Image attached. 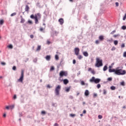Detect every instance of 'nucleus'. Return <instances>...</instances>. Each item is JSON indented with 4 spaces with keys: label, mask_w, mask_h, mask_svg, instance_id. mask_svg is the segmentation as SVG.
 I'll list each match as a JSON object with an SVG mask.
<instances>
[{
    "label": "nucleus",
    "mask_w": 126,
    "mask_h": 126,
    "mask_svg": "<svg viewBox=\"0 0 126 126\" xmlns=\"http://www.w3.org/2000/svg\"><path fill=\"white\" fill-rule=\"evenodd\" d=\"M108 69V66L107 65H105L103 67V71H106Z\"/></svg>",
    "instance_id": "4be33fe9"
},
{
    "label": "nucleus",
    "mask_w": 126,
    "mask_h": 126,
    "mask_svg": "<svg viewBox=\"0 0 126 126\" xmlns=\"http://www.w3.org/2000/svg\"><path fill=\"white\" fill-rule=\"evenodd\" d=\"M98 119H103V116H102V115H99L98 116Z\"/></svg>",
    "instance_id": "473e14b6"
},
{
    "label": "nucleus",
    "mask_w": 126,
    "mask_h": 126,
    "mask_svg": "<svg viewBox=\"0 0 126 126\" xmlns=\"http://www.w3.org/2000/svg\"><path fill=\"white\" fill-rule=\"evenodd\" d=\"M45 59L46 61H48V62L50 61L51 60V55H47L45 57Z\"/></svg>",
    "instance_id": "9b49d317"
},
{
    "label": "nucleus",
    "mask_w": 126,
    "mask_h": 126,
    "mask_svg": "<svg viewBox=\"0 0 126 126\" xmlns=\"http://www.w3.org/2000/svg\"><path fill=\"white\" fill-rule=\"evenodd\" d=\"M91 72L93 74H95V71L94 70H92Z\"/></svg>",
    "instance_id": "6e6d98bb"
},
{
    "label": "nucleus",
    "mask_w": 126,
    "mask_h": 126,
    "mask_svg": "<svg viewBox=\"0 0 126 126\" xmlns=\"http://www.w3.org/2000/svg\"><path fill=\"white\" fill-rule=\"evenodd\" d=\"M83 113V114H85L86 113V110H84Z\"/></svg>",
    "instance_id": "338daca9"
},
{
    "label": "nucleus",
    "mask_w": 126,
    "mask_h": 126,
    "mask_svg": "<svg viewBox=\"0 0 126 126\" xmlns=\"http://www.w3.org/2000/svg\"><path fill=\"white\" fill-rule=\"evenodd\" d=\"M71 88V87H69L65 89L66 92H69Z\"/></svg>",
    "instance_id": "412c9836"
},
{
    "label": "nucleus",
    "mask_w": 126,
    "mask_h": 126,
    "mask_svg": "<svg viewBox=\"0 0 126 126\" xmlns=\"http://www.w3.org/2000/svg\"><path fill=\"white\" fill-rule=\"evenodd\" d=\"M107 80L108 81H112V80H113V78H112V77L108 78Z\"/></svg>",
    "instance_id": "c756f323"
},
{
    "label": "nucleus",
    "mask_w": 126,
    "mask_h": 126,
    "mask_svg": "<svg viewBox=\"0 0 126 126\" xmlns=\"http://www.w3.org/2000/svg\"><path fill=\"white\" fill-rule=\"evenodd\" d=\"M60 77L59 78V80L62 82L63 80L61 79L62 77H63V76H67V72L64 71H61L59 73Z\"/></svg>",
    "instance_id": "7ed1b4c3"
},
{
    "label": "nucleus",
    "mask_w": 126,
    "mask_h": 126,
    "mask_svg": "<svg viewBox=\"0 0 126 126\" xmlns=\"http://www.w3.org/2000/svg\"><path fill=\"white\" fill-rule=\"evenodd\" d=\"M24 79V70H21V74L19 79H18V82L23 83V80Z\"/></svg>",
    "instance_id": "20e7f679"
},
{
    "label": "nucleus",
    "mask_w": 126,
    "mask_h": 126,
    "mask_svg": "<svg viewBox=\"0 0 126 126\" xmlns=\"http://www.w3.org/2000/svg\"><path fill=\"white\" fill-rule=\"evenodd\" d=\"M70 117H71L72 118H74L75 117V114H70Z\"/></svg>",
    "instance_id": "e433bc0d"
},
{
    "label": "nucleus",
    "mask_w": 126,
    "mask_h": 126,
    "mask_svg": "<svg viewBox=\"0 0 126 126\" xmlns=\"http://www.w3.org/2000/svg\"><path fill=\"white\" fill-rule=\"evenodd\" d=\"M126 14H125L124 17H123V20H126Z\"/></svg>",
    "instance_id": "864d4df0"
},
{
    "label": "nucleus",
    "mask_w": 126,
    "mask_h": 126,
    "mask_svg": "<svg viewBox=\"0 0 126 126\" xmlns=\"http://www.w3.org/2000/svg\"><path fill=\"white\" fill-rule=\"evenodd\" d=\"M80 51V50L79 49V48L76 47L74 49V52H75V54L76 56H78V55H79V51Z\"/></svg>",
    "instance_id": "423d86ee"
},
{
    "label": "nucleus",
    "mask_w": 126,
    "mask_h": 126,
    "mask_svg": "<svg viewBox=\"0 0 126 126\" xmlns=\"http://www.w3.org/2000/svg\"><path fill=\"white\" fill-rule=\"evenodd\" d=\"M115 33H116V30L113 31L110 34H111V35H113L114 34H115Z\"/></svg>",
    "instance_id": "f704fd0d"
},
{
    "label": "nucleus",
    "mask_w": 126,
    "mask_h": 126,
    "mask_svg": "<svg viewBox=\"0 0 126 126\" xmlns=\"http://www.w3.org/2000/svg\"><path fill=\"white\" fill-rule=\"evenodd\" d=\"M85 96H88L89 95V91L88 90H86L85 92Z\"/></svg>",
    "instance_id": "a211bd4d"
},
{
    "label": "nucleus",
    "mask_w": 126,
    "mask_h": 126,
    "mask_svg": "<svg viewBox=\"0 0 126 126\" xmlns=\"http://www.w3.org/2000/svg\"><path fill=\"white\" fill-rule=\"evenodd\" d=\"M94 97H97V94H94Z\"/></svg>",
    "instance_id": "0e129e2a"
},
{
    "label": "nucleus",
    "mask_w": 126,
    "mask_h": 126,
    "mask_svg": "<svg viewBox=\"0 0 126 126\" xmlns=\"http://www.w3.org/2000/svg\"><path fill=\"white\" fill-rule=\"evenodd\" d=\"M81 85H85V83L84 82V81H82L81 82Z\"/></svg>",
    "instance_id": "4c0bfd02"
},
{
    "label": "nucleus",
    "mask_w": 126,
    "mask_h": 126,
    "mask_svg": "<svg viewBox=\"0 0 126 126\" xmlns=\"http://www.w3.org/2000/svg\"><path fill=\"white\" fill-rule=\"evenodd\" d=\"M103 94L104 95H106V94H107V91H106L105 90H103Z\"/></svg>",
    "instance_id": "ea45409f"
},
{
    "label": "nucleus",
    "mask_w": 126,
    "mask_h": 126,
    "mask_svg": "<svg viewBox=\"0 0 126 126\" xmlns=\"http://www.w3.org/2000/svg\"><path fill=\"white\" fill-rule=\"evenodd\" d=\"M12 69H13V70H16V66H14L12 67Z\"/></svg>",
    "instance_id": "79ce46f5"
},
{
    "label": "nucleus",
    "mask_w": 126,
    "mask_h": 126,
    "mask_svg": "<svg viewBox=\"0 0 126 126\" xmlns=\"http://www.w3.org/2000/svg\"><path fill=\"white\" fill-rule=\"evenodd\" d=\"M9 108L10 110H12V109L14 108V105H10Z\"/></svg>",
    "instance_id": "5701e85b"
},
{
    "label": "nucleus",
    "mask_w": 126,
    "mask_h": 126,
    "mask_svg": "<svg viewBox=\"0 0 126 126\" xmlns=\"http://www.w3.org/2000/svg\"><path fill=\"white\" fill-rule=\"evenodd\" d=\"M42 115H46V112L45 111H41Z\"/></svg>",
    "instance_id": "58836bf2"
},
{
    "label": "nucleus",
    "mask_w": 126,
    "mask_h": 126,
    "mask_svg": "<svg viewBox=\"0 0 126 126\" xmlns=\"http://www.w3.org/2000/svg\"><path fill=\"white\" fill-rule=\"evenodd\" d=\"M125 44H122L121 45V48H125Z\"/></svg>",
    "instance_id": "4d7b16f0"
},
{
    "label": "nucleus",
    "mask_w": 126,
    "mask_h": 126,
    "mask_svg": "<svg viewBox=\"0 0 126 126\" xmlns=\"http://www.w3.org/2000/svg\"><path fill=\"white\" fill-rule=\"evenodd\" d=\"M63 84H65V85H66L69 82V81L67 80V79H64L63 80Z\"/></svg>",
    "instance_id": "9d476101"
},
{
    "label": "nucleus",
    "mask_w": 126,
    "mask_h": 126,
    "mask_svg": "<svg viewBox=\"0 0 126 126\" xmlns=\"http://www.w3.org/2000/svg\"><path fill=\"white\" fill-rule=\"evenodd\" d=\"M103 66V60L100 59L99 58H96V63L95 66L96 67H100V66Z\"/></svg>",
    "instance_id": "f257e3e1"
},
{
    "label": "nucleus",
    "mask_w": 126,
    "mask_h": 126,
    "mask_svg": "<svg viewBox=\"0 0 126 126\" xmlns=\"http://www.w3.org/2000/svg\"><path fill=\"white\" fill-rule=\"evenodd\" d=\"M122 29H123V30H126V26H122Z\"/></svg>",
    "instance_id": "72a5a7b5"
},
{
    "label": "nucleus",
    "mask_w": 126,
    "mask_h": 126,
    "mask_svg": "<svg viewBox=\"0 0 126 126\" xmlns=\"http://www.w3.org/2000/svg\"><path fill=\"white\" fill-rule=\"evenodd\" d=\"M99 40H100V41H103V40H104V36L103 35L99 36Z\"/></svg>",
    "instance_id": "6ab92c4d"
},
{
    "label": "nucleus",
    "mask_w": 126,
    "mask_h": 126,
    "mask_svg": "<svg viewBox=\"0 0 126 126\" xmlns=\"http://www.w3.org/2000/svg\"><path fill=\"white\" fill-rule=\"evenodd\" d=\"M37 15V16L39 18H41V14L40 13H37L36 16Z\"/></svg>",
    "instance_id": "49530a36"
},
{
    "label": "nucleus",
    "mask_w": 126,
    "mask_h": 126,
    "mask_svg": "<svg viewBox=\"0 0 126 126\" xmlns=\"http://www.w3.org/2000/svg\"><path fill=\"white\" fill-rule=\"evenodd\" d=\"M83 55L85 56V57H88V56H89V55L88 54V53L86 51L84 52L83 53Z\"/></svg>",
    "instance_id": "2eb2a0df"
},
{
    "label": "nucleus",
    "mask_w": 126,
    "mask_h": 126,
    "mask_svg": "<svg viewBox=\"0 0 126 126\" xmlns=\"http://www.w3.org/2000/svg\"><path fill=\"white\" fill-rule=\"evenodd\" d=\"M110 89L111 90H116V87H115V86H111L110 87Z\"/></svg>",
    "instance_id": "b1692460"
},
{
    "label": "nucleus",
    "mask_w": 126,
    "mask_h": 126,
    "mask_svg": "<svg viewBox=\"0 0 126 126\" xmlns=\"http://www.w3.org/2000/svg\"><path fill=\"white\" fill-rule=\"evenodd\" d=\"M100 79H98V78H96L94 80V83H99V82H100Z\"/></svg>",
    "instance_id": "ddd939ff"
},
{
    "label": "nucleus",
    "mask_w": 126,
    "mask_h": 126,
    "mask_svg": "<svg viewBox=\"0 0 126 126\" xmlns=\"http://www.w3.org/2000/svg\"><path fill=\"white\" fill-rule=\"evenodd\" d=\"M47 88H52V87H51V86H50V85H48L47 86Z\"/></svg>",
    "instance_id": "13d9d810"
},
{
    "label": "nucleus",
    "mask_w": 126,
    "mask_h": 126,
    "mask_svg": "<svg viewBox=\"0 0 126 126\" xmlns=\"http://www.w3.org/2000/svg\"><path fill=\"white\" fill-rule=\"evenodd\" d=\"M30 9V8L29 7V6H28V5H26L25 8V11H26L27 12H29Z\"/></svg>",
    "instance_id": "1a4fd4ad"
},
{
    "label": "nucleus",
    "mask_w": 126,
    "mask_h": 126,
    "mask_svg": "<svg viewBox=\"0 0 126 126\" xmlns=\"http://www.w3.org/2000/svg\"><path fill=\"white\" fill-rule=\"evenodd\" d=\"M101 88V85H100V84H98L97 85V88L98 89H99V88Z\"/></svg>",
    "instance_id": "c9c22d12"
},
{
    "label": "nucleus",
    "mask_w": 126,
    "mask_h": 126,
    "mask_svg": "<svg viewBox=\"0 0 126 126\" xmlns=\"http://www.w3.org/2000/svg\"><path fill=\"white\" fill-rule=\"evenodd\" d=\"M28 23H29L30 24H32V21L31 20H29L28 21Z\"/></svg>",
    "instance_id": "09e8293b"
},
{
    "label": "nucleus",
    "mask_w": 126,
    "mask_h": 126,
    "mask_svg": "<svg viewBox=\"0 0 126 126\" xmlns=\"http://www.w3.org/2000/svg\"><path fill=\"white\" fill-rule=\"evenodd\" d=\"M40 50H41V45H38L36 48V52H39Z\"/></svg>",
    "instance_id": "f3484780"
},
{
    "label": "nucleus",
    "mask_w": 126,
    "mask_h": 126,
    "mask_svg": "<svg viewBox=\"0 0 126 126\" xmlns=\"http://www.w3.org/2000/svg\"><path fill=\"white\" fill-rule=\"evenodd\" d=\"M99 43H100L99 40H97L95 41V44H99Z\"/></svg>",
    "instance_id": "3c124183"
},
{
    "label": "nucleus",
    "mask_w": 126,
    "mask_h": 126,
    "mask_svg": "<svg viewBox=\"0 0 126 126\" xmlns=\"http://www.w3.org/2000/svg\"><path fill=\"white\" fill-rule=\"evenodd\" d=\"M15 15H16V13H13L11 14V16H14Z\"/></svg>",
    "instance_id": "37998d69"
},
{
    "label": "nucleus",
    "mask_w": 126,
    "mask_h": 126,
    "mask_svg": "<svg viewBox=\"0 0 126 126\" xmlns=\"http://www.w3.org/2000/svg\"><path fill=\"white\" fill-rule=\"evenodd\" d=\"M61 87L60 85L57 86V87L55 88V94L57 95V96H58V95H60V91H61Z\"/></svg>",
    "instance_id": "39448f33"
},
{
    "label": "nucleus",
    "mask_w": 126,
    "mask_h": 126,
    "mask_svg": "<svg viewBox=\"0 0 126 126\" xmlns=\"http://www.w3.org/2000/svg\"><path fill=\"white\" fill-rule=\"evenodd\" d=\"M8 48H9V49H12L13 48V46H12V45L10 44L8 46Z\"/></svg>",
    "instance_id": "a878e982"
},
{
    "label": "nucleus",
    "mask_w": 126,
    "mask_h": 126,
    "mask_svg": "<svg viewBox=\"0 0 126 126\" xmlns=\"http://www.w3.org/2000/svg\"><path fill=\"white\" fill-rule=\"evenodd\" d=\"M126 71L125 70H123L122 69H116V74L117 75H125Z\"/></svg>",
    "instance_id": "f03ea898"
},
{
    "label": "nucleus",
    "mask_w": 126,
    "mask_h": 126,
    "mask_svg": "<svg viewBox=\"0 0 126 126\" xmlns=\"http://www.w3.org/2000/svg\"><path fill=\"white\" fill-rule=\"evenodd\" d=\"M116 71H117V69H109V72H114L116 74Z\"/></svg>",
    "instance_id": "6e6552de"
},
{
    "label": "nucleus",
    "mask_w": 126,
    "mask_h": 126,
    "mask_svg": "<svg viewBox=\"0 0 126 126\" xmlns=\"http://www.w3.org/2000/svg\"><path fill=\"white\" fill-rule=\"evenodd\" d=\"M59 21L61 25H63V19L61 18L59 20Z\"/></svg>",
    "instance_id": "f8f14e48"
},
{
    "label": "nucleus",
    "mask_w": 126,
    "mask_h": 126,
    "mask_svg": "<svg viewBox=\"0 0 126 126\" xmlns=\"http://www.w3.org/2000/svg\"><path fill=\"white\" fill-rule=\"evenodd\" d=\"M44 29H43V28H40L39 30H40V31H41V32H42L44 31Z\"/></svg>",
    "instance_id": "a19ab883"
},
{
    "label": "nucleus",
    "mask_w": 126,
    "mask_h": 126,
    "mask_svg": "<svg viewBox=\"0 0 126 126\" xmlns=\"http://www.w3.org/2000/svg\"><path fill=\"white\" fill-rule=\"evenodd\" d=\"M31 18L32 19H35V16H34V15H31L30 16Z\"/></svg>",
    "instance_id": "2f4dec72"
},
{
    "label": "nucleus",
    "mask_w": 126,
    "mask_h": 126,
    "mask_svg": "<svg viewBox=\"0 0 126 126\" xmlns=\"http://www.w3.org/2000/svg\"><path fill=\"white\" fill-rule=\"evenodd\" d=\"M73 64H75V63H76V61H75V60H73Z\"/></svg>",
    "instance_id": "8fccbe9b"
},
{
    "label": "nucleus",
    "mask_w": 126,
    "mask_h": 126,
    "mask_svg": "<svg viewBox=\"0 0 126 126\" xmlns=\"http://www.w3.org/2000/svg\"><path fill=\"white\" fill-rule=\"evenodd\" d=\"M55 70V67L54 66H51L50 68V70Z\"/></svg>",
    "instance_id": "a18cd8bd"
},
{
    "label": "nucleus",
    "mask_w": 126,
    "mask_h": 126,
    "mask_svg": "<svg viewBox=\"0 0 126 126\" xmlns=\"http://www.w3.org/2000/svg\"><path fill=\"white\" fill-rule=\"evenodd\" d=\"M123 57H124V58H126V52H125L123 54Z\"/></svg>",
    "instance_id": "de8ad7c7"
},
{
    "label": "nucleus",
    "mask_w": 126,
    "mask_h": 126,
    "mask_svg": "<svg viewBox=\"0 0 126 126\" xmlns=\"http://www.w3.org/2000/svg\"><path fill=\"white\" fill-rule=\"evenodd\" d=\"M21 21H20L21 23H24V22H25V19L23 18L22 16H21Z\"/></svg>",
    "instance_id": "4468645a"
},
{
    "label": "nucleus",
    "mask_w": 126,
    "mask_h": 126,
    "mask_svg": "<svg viewBox=\"0 0 126 126\" xmlns=\"http://www.w3.org/2000/svg\"><path fill=\"white\" fill-rule=\"evenodd\" d=\"M113 37L114 38H117V37H120V34H115L113 35Z\"/></svg>",
    "instance_id": "c85d7f7f"
},
{
    "label": "nucleus",
    "mask_w": 126,
    "mask_h": 126,
    "mask_svg": "<svg viewBox=\"0 0 126 126\" xmlns=\"http://www.w3.org/2000/svg\"><path fill=\"white\" fill-rule=\"evenodd\" d=\"M4 23V20L3 19L0 20V25H2Z\"/></svg>",
    "instance_id": "aec40b11"
},
{
    "label": "nucleus",
    "mask_w": 126,
    "mask_h": 126,
    "mask_svg": "<svg viewBox=\"0 0 126 126\" xmlns=\"http://www.w3.org/2000/svg\"><path fill=\"white\" fill-rule=\"evenodd\" d=\"M83 58V57H82L81 55L78 56V59L79 60H81V59H82Z\"/></svg>",
    "instance_id": "bb28decb"
},
{
    "label": "nucleus",
    "mask_w": 126,
    "mask_h": 126,
    "mask_svg": "<svg viewBox=\"0 0 126 126\" xmlns=\"http://www.w3.org/2000/svg\"><path fill=\"white\" fill-rule=\"evenodd\" d=\"M34 20L35 24H38V23H39V21L38 20V17L36 14L34 15Z\"/></svg>",
    "instance_id": "0eeeda50"
},
{
    "label": "nucleus",
    "mask_w": 126,
    "mask_h": 126,
    "mask_svg": "<svg viewBox=\"0 0 126 126\" xmlns=\"http://www.w3.org/2000/svg\"><path fill=\"white\" fill-rule=\"evenodd\" d=\"M54 126H59V124H58V123H55Z\"/></svg>",
    "instance_id": "e2e57ef3"
},
{
    "label": "nucleus",
    "mask_w": 126,
    "mask_h": 126,
    "mask_svg": "<svg viewBox=\"0 0 126 126\" xmlns=\"http://www.w3.org/2000/svg\"><path fill=\"white\" fill-rule=\"evenodd\" d=\"M95 77H92V78L90 80L91 82H95Z\"/></svg>",
    "instance_id": "dca6fc26"
},
{
    "label": "nucleus",
    "mask_w": 126,
    "mask_h": 126,
    "mask_svg": "<svg viewBox=\"0 0 126 126\" xmlns=\"http://www.w3.org/2000/svg\"><path fill=\"white\" fill-rule=\"evenodd\" d=\"M30 38H31V39H33V38H34V35L33 34H31L30 35Z\"/></svg>",
    "instance_id": "603ef678"
},
{
    "label": "nucleus",
    "mask_w": 126,
    "mask_h": 126,
    "mask_svg": "<svg viewBox=\"0 0 126 126\" xmlns=\"http://www.w3.org/2000/svg\"><path fill=\"white\" fill-rule=\"evenodd\" d=\"M118 43H119V41H118V40H115L114 41V45H118Z\"/></svg>",
    "instance_id": "393cba45"
},
{
    "label": "nucleus",
    "mask_w": 126,
    "mask_h": 126,
    "mask_svg": "<svg viewBox=\"0 0 126 126\" xmlns=\"http://www.w3.org/2000/svg\"><path fill=\"white\" fill-rule=\"evenodd\" d=\"M1 64L2 65H5V64H6V63L4 62H1Z\"/></svg>",
    "instance_id": "c03bdc74"
},
{
    "label": "nucleus",
    "mask_w": 126,
    "mask_h": 126,
    "mask_svg": "<svg viewBox=\"0 0 126 126\" xmlns=\"http://www.w3.org/2000/svg\"><path fill=\"white\" fill-rule=\"evenodd\" d=\"M121 85H122V86H125V82L124 81H122L121 82Z\"/></svg>",
    "instance_id": "7c9ffc66"
},
{
    "label": "nucleus",
    "mask_w": 126,
    "mask_h": 126,
    "mask_svg": "<svg viewBox=\"0 0 126 126\" xmlns=\"http://www.w3.org/2000/svg\"><path fill=\"white\" fill-rule=\"evenodd\" d=\"M5 108L6 109V110H9L10 109L9 106H6Z\"/></svg>",
    "instance_id": "5fc2aeb1"
},
{
    "label": "nucleus",
    "mask_w": 126,
    "mask_h": 126,
    "mask_svg": "<svg viewBox=\"0 0 126 126\" xmlns=\"http://www.w3.org/2000/svg\"><path fill=\"white\" fill-rule=\"evenodd\" d=\"M59 59V55H55V59L56 60V61H58Z\"/></svg>",
    "instance_id": "cd10ccee"
},
{
    "label": "nucleus",
    "mask_w": 126,
    "mask_h": 126,
    "mask_svg": "<svg viewBox=\"0 0 126 126\" xmlns=\"http://www.w3.org/2000/svg\"><path fill=\"white\" fill-rule=\"evenodd\" d=\"M92 68H89V69H88V71H92Z\"/></svg>",
    "instance_id": "680f3d73"
},
{
    "label": "nucleus",
    "mask_w": 126,
    "mask_h": 126,
    "mask_svg": "<svg viewBox=\"0 0 126 126\" xmlns=\"http://www.w3.org/2000/svg\"><path fill=\"white\" fill-rule=\"evenodd\" d=\"M69 98H70V99H73V96L71 95V96H70Z\"/></svg>",
    "instance_id": "69168bd1"
},
{
    "label": "nucleus",
    "mask_w": 126,
    "mask_h": 126,
    "mask_svg": "<svg viewBox=\"0 0 126 126\" xmlns=\"http://www.w3.org/2000/svg\"><path fill=\"white\" fill-rule=\"evenodd\" d=\"M16 98H17V97L16 96V94H15L13 96V99H16Z\"/></svg>",
    "instance_id": "052dcab7"
},
{
    "label": "nucleus",
    "mask_w": 126,
    "mask_h": 126,
    "mask_svg": "<svg viewBox=\"0 0 126 126\" xmlns=\"http://www.w3.org/2000/svg\"><path fill=\"white\" fill-rule=\"evenodd\" d=\"M115 4H116V6H119V2H116L115 3Z\"/></svg>",
    "instance_id": "bf43d9fd"
},
{
    "label": "nucleus",
    "mask_w": 126,
    "mask_h": 126,
    "mask_svg": "<svg viewBox=\"0 0 126 126\" xmlns=\"http://www.w3.org/2000/svg\"><path fill=\"white\" fill-rule=\"evenodd\" d=\"M112 66H109V69H112L111 68H112Z\"/></svg>",
    "instance_id": "774afa93"
}]
</instances>
